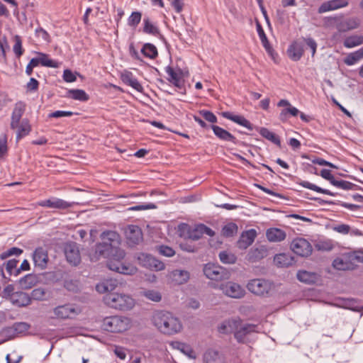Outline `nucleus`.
Here are the masks:
<instances>
[{"mask_svg": "<svg viewBox=\"0 0 363 363\" xmlns=\"http://www.w3.org/2000/svg\"><path fill=\"white\" fill-rule=\"evenodd\" d=\"M101 238L102 242L96 245L95 253L98 256L108 258L107 266L109 269L127 275L137 272L138 269L135 266L123 261L125 253L118 246L120 243V236L116 232L104 231L101 235Z\"/></svg>", "mask_w": 363, "mask_h": 363, "instance_id": "obj_1", "label": "nucleus"}, {"mask_svg": "<svg viewBox=\"0 0 363 363\" xmlns=\"http://www.w3.org/2000/svg\"><path fill=\"white\" fill-rule=\"evenodd\" d=\"M26 108V103L22 101H18L15 104L11 113L10 127L12 130H16V142L20 141L22 138L28 135L32 130V126L28 118L22 119Z\"/></svg>", "mask_w": 363, "mask_h": 363, "instance_id": "obj_2", "label": "nucleus"}, {"mask_svg": "<svg viewBox=\"0 0 363 363\" xmlns=\"http://www.w3.org/2000/svg\"><path fill=\"white\" fill-rule=\"evenodd\" d=\"M152 320L157 329L164 335H172L179 333L182 329L179 319L168 311H156Z\"/></svg>", "mask_w": 363, "mask_h": 363, "instance_id": "obj_3", "label": "nucleus"}, {"mask_svg": "<svg viewBox=\"0 0 363 363\" xmlns=\"http://www.w3.org/2000/svg\"><path fill=\"white\" fill-rule=\"evenodd\" d=\"M363 263V251H353L343 253L333 262L334 269L340 271L353 270L359 264Z\"/></svg>", "mask_w": 363, "mask_h": 363, "instance_id": "obj_4", "label": "nucleus"}, {"mask_svg": "<svg viewBox=\"0 0 363 363\" xmlns=\"http://www.w3.org/2000/svg\"><path fill=\"white\" fill-rule=\"evenodd\" d=\"M104 301L108 306L121 311L130 310L135 305V301L130 296L118 292L106 294Z\"/></svg>", "mask_w": 363, "mask_h": 363, "instance_id": "obj_5", "label": "nucleus"}, {"mask_svg": "<svg viewBox=\"0 0 363 363\" xmlns=\"http://www.w3.org/2000/svg\"><path fill=\"white\" fill-rule=\"evenodd\" d=\"M180 236L184 238L197 240L200 239L204 234L209 236H213L214 231L205 225L204 224H199L195 227H191L186 223H182L179 226Z\"/></svg>", "mask_w": 363, "mask_h": 363, "instance_id": "obj_6", "label": "nucleus"}, {"mask_svg": "<svg viewBox=\"0 0 363 363\" xmlns=\"http://www.w3.org/2000/svg\"><path fill=\"white\" fill-rule=\"evenodd\" d=\"M167 74V80L179 89L184 88L185 77L188 75V71H184L178 65H169L164 67Z\"/></svg>", "mask_w": 363, "mask_h": 363, "instance_id": "obj_7", "label": "nucleus"}, {"mask_svg": "<svg viewBox=\"0 0 363 363\" xmlns=\"http://www.w3.org/2000/svg\"><path fill=\"white\" fill-rule=\"evenodd\" d=\"M102 327L110 333H123L129 328L130 320L118 315L106 317L103 320Z\"/></svg>", "mask_w": 363, "mask_h": 363, "instance_id": "obj_8", "label": "nucleus"}, {"mask_svg": "<svg viewBox=\"0 0 363 363\" xmlns=\"http://www.w3.org/2000/svg\"><path fill=\"white\" fill-rule=\"evenodd\" d=\"M247 289L252 293L258 296H266L273 289L272 282L264 279H254L247 284Z\"/></svg>", "mask_w": 363, "mask_h": 363, "instance_id": "obj_9", "label": "nucleus"}, {"mask_svg": "<svg viewBox=\"0 0 363 363\" xmlns=\"http://www.w3.org/2000/svg\"><path fill=\"white\" fill-rule=\"evenodd\" d=\"M137 259L140 266L151 271L159 272L165 269L164 263L149 254L140 253Z\"/></svg>", "mask_w": 363, "mask_h": 363, "instance_id": "obj_10", "label": "nucleus"}, {"mask_svg": "<svg viewBox=\"0 0 363 363\" xmlns=\"http://www.w3.org/2000/svg\"><path fill=\"white\" fill-rule=\"evenodd\" d=\"M52 313V318L65 320L74 318L79 313V311L74 305L67 303L55 307Z\"/></svg>", "mask_w": 363, "mask_h": 363, "instance_id": "obj_11", "label": "nucleus"}, {"mask_svg": "<svg viewBox=\"0 0 363 363\" xmlns=\"http://www.w3.org/2000/svg\"><path fill=\"white\" fill-rule=\"evenodd\" d=\"M290 247L295 254L301 257L309 256L313 250L311 243L306 239L303 238H294L292 240Z\"/></svg>", "mask_w": 363, "mask_h": 363, "instance_id": "obj_12", "label": "nucleus"}, {"mask_svg": "<svg viewBox=\"0 0 363 363\" xmlns=\"http://www.w3.org/2000/svg\"><path fill=\"white\" fill-rule=\"evenodd\" d=\"M205 276L211 280L220 281L228 278L225 269L217 264H206L203 267Z\"/></svg>", "mask_w": 363, "mask_h": 363, "instance_id": "obj_13", "label": "nucleus"}, {"mask_svg": "<svg viewBox=\"0 0 363 363\" xmlns=\"http://www.w3.org/2000/svg\"><path fill=\"white\" fill-rule=\"evenodd\" d=\"M277 106L284 108L279 115V119L283 123L286 122L290 116L296 117L299 114V110L292 106L287 99L279 100Z\"/></svg>", "mask_w": 363, "mask_h": 363, "instance_id": "obj_14", "label": "nucleus"}, {"mask_svg": "<svg viewBox=\"0 0 363 363\" xmlns=\"http://www.w3.org/2000/svg\"><path fill=\"white\" fill-rule=\"evenodd\" d=\"M65 255L67 261L72 265L77 266L81 262L79 247L74 242L66 244L65 247Z\"/></svg>", "mask_w": 363, "mask_h": 363, "instance_id": "obj_15", "label": "nucleus"}, {"mask_svg": "<svg viewBox=\"0 0 363 363\" xmlns=\"http://www.w3.org/2000/svg\"><path fill=\"white\" fill-rule=\"evenodd\" d=\"M220 289L226 296L234 298H240L245 295V289L240 285L231 281L222 284Z\"/></svg>", "mask_w": 363, "mask_h": 363, "instance_id": "obj_16", "label": "nucleus"}, {"mask_svg": "<svg viewBox=\"0 0 363 363\" xmlns=\"http://www.w3.org/2000/svg\"><path fill=\"white\" fill-rule=\"evenodd\" d=\"M37 205L41 207L65 210L70 208L72 203L63 199L52 197L46 200L40 201Z\"/></svg>", "mask_w": 363, "mask_h": 363, "instance_id": "obj_17", "label": "nucleus"}, {"mask_svg": "<svg viewBox=\"0 0 363 363\" xmlns=\"http://www.w3.org/2000/svg\"><path fill=\"white\" fill-rule=\"evenodd\" d=\"M33 260L35 267L40 269H45L49 260L47 250L43 247H37L33 253Z\"/></svg>", "mask_w": 363, "mask_h": 363, "instance_id": "obj_18", "label": "nucleus"}, {"mask_svg": "<svg viewBox=\"0 0 363 363\" xmlns=\"http://www.w3.org/2000/svg\"><path fill=\"white\" fill-rule=\"evenodd\" d=\"M120 79L123 84L132 87L137 91H143V86L130 71L127 69L123 70L120 74Z\"/></svg>", "mask_w": 363, "mask_h": 363, "instance_id": "obj_19", "label": "nucleus"}, {"mask_svg": "<svg viewBox=\"0 0 363 363\" xmlns=\"http://www.w3.org/2000/svg\"><path fill=\"white\" fill-rule=\"evenodd\" d=\"M128 243L130 245L139 244L143 241V232L138 225H128L125 231Z\"/></svg>", "mask_w": 363, "mask_h": 363, "instance_id": "obj_20", "label": "nucleus"}, {"mask_svg": "<svg viewBox=\"0 0 363 363\" xmlns=\"http://www.w3.org/2000/svg\"><path fill=\"white\" fill-rule=\"evenodd\" d=\"M256 237L257 231L255 229H250L242 232L237 242L238 248L242 250L247 249L253 243Z\"/></svg>", "mask_w": 363, "mask_h": 363, "instance_id": "obj_21", "label": "nucleus"}, {"mask_svg": "<svg viewBox=\"0 0 363 363\" xmlns=\"http://www.w3.org/2000/svg\"><path fill=\"white\" fill-rule=\"evenodd\" d=\"M241 322L239 318L225 320L218 326V330L221 334H230L232 333L235 334V331L238 329Z\"/></svg>", "mask_w": 363, "mask_h": 363, "instance_id": "obj_22", "label": "nucleus"}, {"mask_svg": "<svg viewBox=\"0 0 363 363\" xmlns=\"http://www.w3.org/2000/svg\"><path fill=\"white\" fill-rule=\"evenodd\" d=\"M347 0H330L323 3L318 8V13H323L330 11L344 8L348 5Z\"/></svg>", "mask_w": 363, "mask_h": 363, "instance_id": "obj_23", "label": "nucleus"}, {"mask_svg": "<svg viewBox=\"0 0 363 363\" xmlns=\"http://www.w3.org/2000/svg\"><path fill=\"white\" fill-rule=\"evenodd\" d=\"M257 326L254 324H245L242 326L240 325L238 329L235 331V338L240 343L247 342L246 337L247 335L255 333Z\"/></svg>", "mask_w": 363, "mask_h": 363, "instance_id": "obj_24", "label": "nucleus"}, {"mask_svg": "<svg viewBox=\"0 0 363 363\" xmlns=\"http://www.w3.org/2000/svg\"><path fill=\"white\" fill-rule=\"evenodd\" d=\"M142 32L145 34L155 37L161 35L160 30L157 24L147 16H145L143 19Z\"/></svg>", "mask_w": 363, "mask_h": 363, "instance_id": "obj_25", "label": "nucleus"}, {"mask_svg": "<svg viewBox=\"0 0 363 363\" xmlns=\"http://www.w3.org/2000/svg\"><path fill=\"white\" fill-rule=\"evenodd\" d=\"M221 116L226 119L230 120L234 123L246 128L249 130H253V125L243 116L235 115L230 111L222 112Z\"/></svg>", "mask_w": 363, "mask_h": 363, "instance_id": "obj_26", "label": "nucleus"}, {"mask_svg": "<svg viewBox=\"0 0 363 363\" xmlns=\"http://www.w3.org/2000/svg\"><path fill=\"white\" fill-rule=\"evenodd\" d=\"M297 279L307 284H315L320 281V276L315 272L301 270L297 273Z\"/></svg>", "mask_w": 363, "mask_h": 363, "instance_id": "obj_27", "label": "nucleus"}, {"mask_svg": "<svg viewBox=\"0 0 363 363\" xmlns=\"http://www.w3.org/2000/svg\"><path fill=\"white\" fill-rule=\"evenodd\" d=\"M118 285V283L116 279H108L96 284V289L101 294L114 293L113 291L117 289Z\"/></svg>", "mask_w": 363, "mask_h": 363, "instance_id": "obj_28", "label": "nucleus"}, {"mask_svg": "<svg viewBox=\"0 0 363 363\" xmlns=\"http://www.w3.org/2000/svg\"><path fill=\"white\" fill-rule=\"evenodd\" d=\"M266 237L269 242H278L285 240L286 234L282 229L270 228L266 231Z\"/></svg>", "mask_w": 363, "mask_h": 363, "instance_id": "obj_29", "label": "nucleus"}, {"mask_svg": "<svg viewBox=\"0 0 363 363\" xmlns=\"http://www.w3.org/2000/svg\"><path fill=\"white\" fill-rule=\"evenodd\" d=\"M303 52L304 50L303 45L297 41L293 42L287 50L289 57L294 61L299 60L301 58Z\"/></svg>", "mask_w": 363, "mask_h": 363, "instance_id": "obj_30", "label": "nucleus"}, {"mask_svg": "<svg viewBox=\"0 0 363 363\" xmlns=\"http://www.w3.org/2000/svg\"><path fill=\"white\" fill-rule=\"evenodd\" d=\"M203 361L205 363H225V358L218 350L209 348L203 354Z\"/></svg>", "mask_w": 363, "mask_h": 363, "instance_id": "obj_31", "label": "nucleus"}, {"mask_svg": "<svg viewBox=\"0 0 363 363\" xmlns=\"http://www.w3.org/2000/svg\"><path fill=\"white\" fill-rule=\"evenodd\" d=\"M211 128L214 133V134L220 140L224 141H229L234 144H236L237 139L236 138L232 135L230 132L223 129V128L213 125Z\"/></svg>", "mask_w": 363, "mask_h": 363, "instance_id": "obj_32", "label": "nucleus"}, {"mask_svg": "<svg viewBox=\"0 0 363 363\" xmlns=\"http://www.w3.org/2000/svg\"><path fill=\"white\" fill-rule=\"evenodd\" d=\"M170 277L174 284L180 285L187 282L189 273L186 270L175 269L171 272Z\"/></svg>", "mask_w": 363, "mask_h": 363, "instance_id": "obj_33", "label": "nucleus"}, {"mask_svg": "<svg viewBox=\"0 0 363 363\" xmlns=\"http://www.w3.org/2000/svg\"><path fill=\"white\" fill-rule=\"evenodd\" d=\"M10 301L18 306H26L30 303V298L29 296L23 291H16L12 296Z\"/></svg>", "mask_w": 363, "mask_h": 363, "instance_id": "obj_34", "label": "nucleus"}, {"mask_svg": "<svg viewBox=\"0 0 363 363\" xmlns=\"http://www.w3.org/2000/svg\"><path fill=\"white\" fill-rule=\"evenodd\" d=\"M170 345L173 348L181 351L182 353L186 354L187 357L192 358V359L196 358L195 352L194 351V350L189 345L179 342V341H172L170 343Z\"/></svg>", "mask_w": 363, "mask_h": 363, "instance_id": "obj_35", "label": "nucleus"}, {"mask_svg": "<svg viewBox=\"0 0 363 363\" xmlns=\"http://www.w3.org/2000/svg\"><path fill=\"white\" fill-rule=\"evenodd\" d=\"M141 54L144 57L155 60L158 57V50L156 46L150 43H144L141 50Z\"/></svg>", "mask_w": 363, "mask_h": 363, "instance_id": "obj_36", "label": "nucleus"}, {"mask_svg": "<svg viewBox=\"0 0 363 363\" xmlns=\"http://www.w3.org/2000/svg\"><path fill=\"white\" fill-rule=\"evenodd\" d=\"M67 96L73 100H77L82 102H86L89 99V94H86V92L84 90L79 89H73L68 90Z\"/></svg>", "mask_w": 363, "mask_h": 363, "instance_id": "obj_37", "label": "nucleus"}, {"mask_svg": "<svg viewBox=\"0 0 363 363\" xmlns=\"http://www.w3.org/2000/svg\"><path fill=\"white\" fill-rule=\"evenodd\" d=\"M363 58V47L358 50L351 52L344 58L343 62L348 66H352L357 63Z\"/></svg>", "mask_w": 363, "mask_h": 363, "instance_id": "obj_38", "label": "nucleus"}, {"mask_svg": "<svg viewBox=\"0 0 363 363\" xmlns=\"http://www.w3.org/2000/svg\"><path fill=\"white\" fill-rule=\"evenodd\" d=\"M259 133L261 136L264 138L265 139L269 140L272 143L277 145V146H281V140L278 135L270 131L267 128H261L259 130Z\"/></svg>", "mask_w": 363, "mask_h": 363, "instance_id": "obj_39", "label": "nucleus"}, {"mask_svg": "<svg viewBox=\"0 0 363 363\" xmlns=\"http://www.w3.org/2000/svg\"><path fill=\"white\" fill-rule=\"evenodd\" d=\"M299 185L303 188H306V189H308L310 190H313L318 193H320V194H323L332 196H335V194L330 191V190L319 187L317 185L312 184L308 181H302L299 183Z\"/></svg>", "mask_w": 363, "mask_h": 363, "instance_id": "obj_40", "label": "nucleus"}, {"mask_svg": "<svg viewBox=\"0 0 363 363\" xmlns=\"http://www.w3.org/2000/svg\"><path fill=\"white\" fill-rule=\"evenodd\" d=\"M274 262L279 267H286L291 264L292 258L289 255L281 253L274 256Z\"/></svg>", "mask_w": 363, "mask_h": 363, "instance_id": "obj_41", "label": "nucleus"}, {"mask_svg": "<svg viewBox=\"0 0 363 363\" xmlns=\"http://www.w3.org/2000/svg\"><path fill=\"white\" fill-rule=\"evenodd\" d=\"M363 43V36L361 35H350L344 40L343 45L347 48H352Z\"/></svg>", "mask_w": 363, "mask_h": 363, "instance_id": "obj_42", "label": "nucleus"}, {"mask_svg": "<svg viewBox=\"0 0 363 363\" xmlns=\"http://www.w3.org/2000/svg\"><path fill=\"white\" fill-rule=\"evenodd\" d=\"M37 283V277L33 274H28L20 279V284L23 289H30Z\"/></svg>", "mask_w": 363, "mask_h": 363, "instance_id": "obj_43", "label": "nucleus"}, {"mask_svg": "<svg viewBox=\"0 0 363 363\" xmlns=\"http://www.w3.org/2000/svg\"><path fill=\"white\" fill-rule=\"evenodd\" d=\"M38 55L40 65L53 68L58 67V62L55 60H51L49 55L43 52H38Z\"/></svg>", "mask_w": 363, "mask_h": 363, "instance_id": "obj_44", "label": "nucleus"}, {"mask_svg": "<svg viewBox=\"0 0 363 363\" xmlns=\"http://www.w3.org/2000/svg\"><path fill=\"white\" fill-rule=\"evenodd\" d=\"M264 256V251L262 249L259 248H254L251 249L247 255V259L250 262H255L259 261V259H262Z\"/></svg>", "mask_w": 363, "mask_h": 363, "instance_id": "obj_45", "label": "nucleus"}, {"mask_svg": "<svg viewBox=\"0 0 363 363\" xmlns=\"http://www.w3.org/2000/svg\"><path fill=\"white\" fill-rule=\"evenodd\" d=\"M142 13L140 11H133L127 20V23L129 27L136 28L141 21Z\"/></svg>", "mask_w": 363, "mask_h": 363, "instance_id": "obj_46", "label": "nucleus"}, {"mask_svg": "<svg viewBox=\"0 0 363 363\" xmlns=\"http://www.w3.org/2000/svg\"><path fill=\"white\" fill-rule=\"evenodd\" d=\"M18 261L15 259H9L6 265V270L9 275L18 276L21 273V269L18 268Z\"/></svg>", "mask_w": 363, "mask_h": 363, "instance_id": "obj_47", "label": "nucleus"}, {"mask_svg": "<svg viewBox=\"0 0 363 363\" xmlns=\"http://www.w3.org/2000/svg\"><path fill=\"white\" fill-rule=\"evenodd\" d=\"M238 225L235 223H228L223 227L221 234L226 238L233 237L238 233Z\"/></svg>", "mask_w": 363, "mask_h": 363, "instance_id": "obj_48", "label": "nucleus"}, {"mask_svg": "<svg viewBox=\"0 0 363 363\" xmlns=\"http://www.w3.org/2000/svg\"><path fill=\"white\" fill-rule=\"evenodd\" d=\"M219 258L221 262L224 264H234L237 260L236 256L233 253L228 251L220 252L219 254Z\"/></svg>", "mask_w": 363, "mask_h": 363, "instance_id": "obj_49", "label": "nucleus"}, {"mask_svg": "<svg viewBox=\"0 0 363 363\" xmlns=\"http://www.w3.org/2000/svg\"><path fill=\"white\" fill-rule=\"evenodd\" d=\"M14 41L15 43L13 47V52L15 53L16 56L19 58L24 52V49L22 46V40L21 36L16 35L14 37Z\"/></svg>", "mask_w": 363, "mask_h": 363, "instance_id": "obj_50", "label": "nucleus"}, {"mask_svg": "<svg viewBox=\"0 0 363 363\" xmlns=\"http://www.w3.org/2000/svg\"><path fill=\"white\" fill-rule=\"evenodd\" d=\"M332 185H333L334 186H335L338 189H344V190L352 189L353 187L355 186L353 183H352L350 182L342 180V179L338 180L336 179H335V180L333 182H332Z\"/></svg>", "mask_w": 363, "mask_h": 363, "instance_id": "obj_51", "label": "nucleus"}, {"mask_svg": "<svg viewBox=\"0 0 363 363\" xmlns=\"http://www.w3.org/2000/svg\"><path fill=\"white\" fill-rule=\"evenodd\" d=\"M22 253H23V250H21L18 247H13L8 249L5 252H2L0 255V258L1 259H6L8 257L13 256V255L19 256Z\"/></svg>", "mask_w": 363, "mask_h": 363, "instance_id": "obj_52", "label": "nucleus"}, {"mask_svg": "<svg viewBox=\"0 0 363 363\" xmlns=\"http://www.w3.org/2000/svg\"><path fill=\"white\" fill-rule=\"evenodd\" d=\"M35 35L38 38H41L47 43H50L51 42V37L50 34L47 30L40 26L35 29Z\"/></svg>", "mask_w": 363, "mask_h": 363, "instance_id": "obj_53", "label": "nucleus"}, {"mask_svg": "<svg viewBox=\"0 0 363 363\" xmlns=\"http://www.w3.org/2000/svg\"><path fill=\"white\" fill-rule=\"evenodd\" d=\"M8 138L6 134L0 136V158L4 157L8 152L7 145Z\"/></svg>", "mask_w": 363, "mask_h": 363, "instance_id": "obj_54", "label": "nucleus"}, {"mask_svg": "<svg viewBox=\"0 0 363 363\" xmlns=\"http://www.w3.org/2000/svg\"><path fill=\"white\" fill-rule=\"evenodd\" d=\"M78 113H74L72 111H55L54 112H52L49 114V118H61V117H69L72 116L73 115H78Z\"/></svg>", "mask_w": 363, "mask_h": 363, "instance_id": "obj_55", "label": "nucleus"}, {"mask_svg": "<svg viewBox=\"0 0 363 363\" xmlns=\"http://www.w3.org/2000/svg\"><path fill=\"white\" fill-rule=\"evenodd\" d=\"M158 252L160 255L168 257L175 255V251L172 247L164 245L158 247Z\"/></svg>", "mask_w": 363, "mask_h": 363, "instance_id": "obj_56", "label": "nucleus"}, {"mask_svg": "<svg viewBox=\"0 0 363 363\" xmlns=\"http://www.w3.org/2000/svg\"><path fill=\"white\" fill-rule=\"evenodd\" d=\"M199 113L207 121L212 123H217V117L213 112L208 111V110H201L199 111Z\"/></svg>", "mask_w": 363, "mask_h": 363, "instance_id": "obj_57", "label": "nucleus"}, {"mask_svg": "<svg viewBox=\"0 0 363 363\" xmlns=\"http://www.w3.org/2000/svg\"><path fill=\"white\" fill-rule=\"evenodd\" d=\"M145 296L152 301H160L161 300L160 294L155 290H148L144 292Z\"/></svg>", "mask_w": 363, "mask_h": 363, "instance_id": "obj_58", "label": "nucleus"}, {"mask_svg": "<svg viewBox=\"0 0 363 363\" xmlns=\"http://www.w3.org/2000/svg\"><path fill=\"white\" fill-rule=\"evenodd\" d=\"M39 82L35 78H30L29 82L26 84V88L27 91L34 92L38 90Z\"/></svg>", "mask_w": 363, "mask_h": 363, "instance_id": "obj_59", "label": "nucleus"}, {"mask_svg": "<svg viewBox=\"0 0 363 363\" xmlns=\"http://www.w3.org/2000/svg\"><path fill=\"white\" fill-rule=\"evenodd\" d=\"M63 79L65 82L71 83L77 80L75 74L70 69H65L63 72Z\"/></svg>", "mask_w": 363, "mask_h": 363, "instance_id": "obj_60", "label": "nucleus"}, {"mask_svg": "<svg viewBox=\"0 0 363 363\" xmlns=\"http://www.w3.org/2000/svg\"><path fill=\"white\" fill-rule=\"evenodd\" d=\"M128 52H129L130 56L133 60H137V61H143V60H142V58L140 57V55L139 54V52L137 50V49L135 48V45H134L133 43H131L129 45Z\"/></svg>", "mask_w": 363, "mask_h": 363, "instance_id": "obj_61", "label": "nucleus"}, {"mask_svg": "<svg viewBox=\"0 0 363 363\" xmlns=\"http://www.w3.org/2000/svg\"><path fill=\"white\" fill-rule=\"evenodd\" d=\"M171 5L176 13H180L184 9V0H171Z\"/></svg>", "mask_w": 363, "mask_h": 363, "instance_id": "obj_62", "label": "nucleus"}, {"mask_svg": "<svg viewBox=\"0 0 363 363\" xmlns=\"http://www.w3.org/2000/svg\"><path fill=\"white\" fill-rule=\"evenodd\" d=\"M15 293L14 286L12 284L7 285L3 291L4 296L8 298L9 301L11 299Z\"/></svg>", "mask_w": 363, "mask_h": 363, "instance_id": "obj_63", "label": "nucleus"}, {"mask_svg": "<svg viewBox=\"0 0 363 363\" xmlns=\"http://www.w3.org/2000/svg\"><path fill=\"white\" fill-rule=\"evenodd\" d=\"M320 175L325 179L330 182L332 184V182L335 180V177L332 174L331 171L327 169H323L320 171Z\"/></svg>", "mask_w": 363, "mask_h": 363, "instance_id": "obj_64", "label": "nucleus"}]
</instances>
